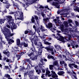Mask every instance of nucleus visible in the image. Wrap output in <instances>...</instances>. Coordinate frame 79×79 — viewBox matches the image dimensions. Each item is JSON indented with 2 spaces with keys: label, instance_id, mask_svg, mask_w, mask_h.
<instances>
[{
  "label": "nucleus",
  "instance_id": "0e129e2a",
  "mask_svg": "<svg viewBox=\"0 0 79 79\" xmlns=\"http://www.w3.org/2000/svg\"><path fill=\"white\" fill-rule=\"evenodd\" d=\"M33 29H34L35 31H36V27L35 25H33Z\"/></svg>",
  "mask_w": 79,
  "mask_h": 79
},
{
  "label": "nucleus",
  "instance_id": "20e7f679",
  "mask_svg": "<svg viewBox=\"0 0 79 79\" xmlns=\"http://www.w3.org/2000/svg\"><path fill=\"white\" fill-rule=\"evenodd\" d=\"M32 48H33L30 50V52H31L30 53L28 54V56H32V55L34 54V52H35L36 53H37V51L35 50V48H34V49H32Z\"/></svg>",
  "mask_w": 79,
  "mask_h": 79
},
{
  "label": "nucleus",
  "instance_id": "4d7b16f0",
  "mask_svg": "<svg viewBox=\"0 0 79 79\" xmlns=\"http://www.w3.org/2000/svg\"><path fill=\"white\" fill-rule=\"evenodd\" d=\"M41 72H42V71H41V70L40 69L39 70V72L37 73L38 74H40V73H41Z\"/></svg>",
  "mask_w": 79,
  "mask_h": 79
},
{
  "label": "nucleus",
  "instance_id": "37998d69",
  "mask_svg": "<svg viewBox=\"0 0 79 79\" xmlns=\"http://www.w3.org/2000/svg\"><path fill=\"white\" fill-rule=\"evenodd\" d=\"M29 73V71H27V72L26 73H24V77L26 76L27 75H28V73Z\"/></svg>",
  "mask_w": 79,
  "mask_h": 79
},
{
  "label": "nucleus",
  "instance_id": "79ce46f5",
  "mask_svg": "<svg viewBox=\"0 0 79 79\" xmlns=\"http://www.w3.org/2000/svg\"><path fill=\"white\" fill-rule=\"evenodd\" d=\"M48 20H49V19L48 18H47L46 19H43V20L44 21H45V22L47 21H48Z\"/></svg>",
  "mask_w": 79,
  "mask_h": 79
},
{
  "label": "nucleus",
  "instance_id": "de8ad7c7",
  "mask_svg": "<svg viewBox=\"0 0 79 79\" xmlns=\"http://www.w3.org/2000/svg\"><path fill=\"white\" fill-rule=\"evenodd\" d=\"M5 77H8V78H10V75L8 74H6L5 75Z\"/></svg>",
  "mask_w": 79,
  "mask_h": 79
},
{
  "label": "nucleus",
  "instance_id": "f704fd0d",
  "mask_svg": "<svg viewBox=\"0 0 79 79\" xmlns=\"http://www.w3.org/2000/svg\"><path fill=\"white\" fill-rule=\"evenodd\" d=\"M44 44L46 45H52V44L51 43H50L47 41H45V42H44Z\"/></svg>",
  "mask_w": 79,
  "mask_h": 79
},
{
  "label": "nucleus",
  "instance_id": "4c0bfd02",
  "mask_svg": "<svg viewBox=\"0 0 79 79\" xmlns=\"http://www.w3.org/2000/svg\"><path fill=\"white\" fill-rule=\"evenodd\" d=\"M5 69H9V71H10V68H9V66H5Z\"/></svg>",
  "mask_w": 79,
  "mask_h": 79
},
{
  "label": "nucleus",
  "instance_id": "3c124183",
  "mask_svg": "<svg viewBox=\"0 0 79 79\" xmlns=\"http://www.w3.org/2000/svg\"><path fill=\"white\" fill-rule=\"evenodd\" d=\"M28 69H31V66H30V65L29 64H28L27 65V68H26V69H27V68H28Z\"/></svg>",
  "mask_w": 79,
  "mask_h": 79
},
{
  "label": "nucleus",
  "instance_id": "052dcab7",
  "mask_svg": "<svg viewBox=\"0 0 79 79\" xmlns=\"http://www.w3.org/2000/svg\"><path fill=\"white\" fill-rule=\"evenodd\" d=\"M6 59H8V58L6 57H4L3 58V61H6Z\"/></svg>",
  "mask_w": 79,
  "mask_h": 79
},
{
  "label": "nucleus",
  "instance_id": "a211bd4d",
  "mask_svg": "<svg viewBox=\"0 0 79 79\" xmlns=\"http://www.w3.org/2000/svg\"><path fill=\"white\" fill-rule=\"evenodd\" d=\"M40 30H41L42 32H44L47 30V29H45L44 27H43V26L41 25H40Z\"/></svg>",
  "mask_w": 79,
  "mask_h": 79
},
{
  "label": "nucleus",
  "instance_id": "7c9ffc66",
  "mask_svg": "<svg viewBox=\"0 0 79 79\" xmlns=\"http://www.w3.org/2000/svg\"><path fill=\"white\" fill-rule=\"evenodd\" d=\"M35 31H37V33H39V32H40V27L36 29Z\"/></svg>",
  "mask_w": 79,
  "mask_h": 79
},
{
  "label": "nucleus",
  "instance_id": "5701e85b",
  "mask_svg": "<svg viewBox=\"0 0 79 79\" xmlns=\"http://www.w3.org/2000/svg\"><path fill=\"white\" fill-rule=\"evenodd\" d=\"M16 58H17V60L19 61V60H20V59L21 58V56H20V54L19 55L18 54H16Z\"/></svg>",
  "mask_w": 79,
  "mask_h": 79
},
{
  "label": "nucleus",
  "instance_id": "c85d7f7f",
  "mask_svg": "<svg viewBox=\"0 0 79 79\" xmlns=\"http://www.w3.org/2000/svg\"><path fill=\"white\" fill-rule=\"evenodd\" d=\"M71 45L73 48H75V44L73 43H71Z\"/></svg>",
  "mask_w": 79,
  "mask_h": 79
},
{
  "label": "nucleus",
  "instance_id": "69168bd1",
  "mask_svg": "<svg viewBox=\"0 0 79 79\" xmlns=\"http://www.w3.org/2000/svg\"><path fill=\"white\" fill-rule=\"evenodd\" d=\"M79 54V51L77 52L75 54V55H76V56H78Z\"/></svg>",
  "mask_w": 79,
  "mask_h": 79
},
{
  "label": "nucleus",
  "instance_id": "e433bc0d",
  "mask_svg": "<svg viewBox=\"0 0 79 79\" xmlns=\"http://www.w3.org/2000/svg\"><path fill=\"white\" fill-rule=\"evenodd\" d=\"M40 61L41 63V64H43V65H44V59H40Z\"/></svg>",
  "mask_w": 79,
  "mask_h": 79
},
{
  "label": "nucleus",
  "instance_id": "774afa93",
  "mask_svg": "<svg viewBox=\"0 0 79 79\" xmlns=\"http://www.w3.org/2000/svg\"><path fill=\"white\" fill-rule=\"evenodd\" d=\"M46 71L47 73H48V74L50 73V72L49 70H46Z\"/></svg>",
  "mask_w": 79,
  "mask_h": 79
},
{
  "label": "nucleus",
  "instance_id": "49530a36",
  "mask_svg": "<svg viewBox=\"0 0 79 79\" xmlns=\"http://www.w3.org/2000/svg\"><path fill=\"white\" fill-rule=\"evenodd\" d=\"M34 40H38V37L37 36L35 35L34 37Z\"/></svg>",
  "mask_w": 79,
  "mask_h": 79
},
{
  "label": "nucleus",
  "instance_id": "f3484780",
  "mask_svg": "<svg viewBox=\"0 0 79 79\" xmlns=\"http://www.w3.org/2000/svg\"><path fill=\"white\" fill-rule=\"evenodd\" d=\"M12 26L13 28L12 27L11 28V29L12 31H13V29H16V28L17 27V25H16L15 23H12Z\"/></svg>",
  "mask_w": 79,
  "mask_h": 79
},
{
  "label": "nucleus",
  "instance_id": "f03ea898",
  "mask_svg": "<svg viewBox=\"0 0 79 79\" xmlns=\"http://www.w3.org/2000/svg\"><path fill=\"white\" fill-rule=\"evenodd\" d=\"M6 19H0V24H2V23H5V21L7 19L8 23H10L11 21L13 20V17L11 15H7L6 16Z\"/></svg>",
  "mask_w": 79,
  "mask_h": 79
},
{
  "label": "nucleus",
  "instance_id": "6e6552de",
  "mask_svg": "<svg viewBox=\"0 0 79 79\" xmlns=\"http://www.w3.org/2000/svg\"><path fill=\"white\" fill-rule=\"evenodd\" d=\"M37 42H38V40H34V44L35 45H38V46H39V47H42V43L40 42H39V44H37Z\"/></svg>",
  "mask_w": 79,
  "mask_h": 79
},
{
  "label": "nucleus",
  "instance_id": "39448f33",
  "mask_svg": "<svg viewBox=\"0 0 79 79\" xmlns=\"http://www.w3.org/2000/svg\"><path fill=\"white\" fill-rule=\"evenodd\" d=\"M56 39L58 40L61 41L62 42H65L64 41V38L62 36H60V37L57 36Z\"/></svg>",
  "mask_w": 79,
  "mask_h": 79
},
{
  "label": "nucleus",
  "instance_id": "c03bdc74",
  "mask_svg": "<svg viewBox=\"0 0 79 79\" xmlns=\"http://www.w3.org/2000/svg\"><path fill=\"white\" fill-rule=\"evenodd\" d=\"M68 23L69 24H70V23H73V20L70 19H68Z\"/></svg>",
  "mask_w": 79,
  "mask_h": 79
},
{
  "label": "nucleus",
  "instance_id": "680f3d73",
  "mask_svg": "<svg viewBox=\"0 0 79 79\" xmlns=\"http://www.w3.org/2000/svg\"><path fill=\"white\" fill-rule=\"evenodd\" d=\"M69 67H71L72 66H73V63L69 64Z\"/></svg>",
  "mask_w": 79,
  "mask_h": 79
},
{
  "label": "nucleus",
  "instance_id": "b1692460",
  "mask_svg": "<svg viewBox=\"0 0 79 79\" xmlns=\"http://www.w3.org/2000/svg\"><path fill=\"white\" fill-rule=\"evenodd\" d=\"M53 64L55 65V66H60V65H58V62L56 61L54 62Z\"/></svg>",
  "mask_w": 79,
  "mask_h": 79
},
{
  "label": "nucleus",
  "instance_id": "bb28decb",
  "mask_svg": "<svg viewBox=\"0 0 79 79\" xmlns=\"http://www.w3.org/2000/svg\"><path fill=\"white\" fill-rule=\"evenodd\" d=\"M31 21L32 23H35V18H34V16H32V17Z\"/></svg>",
  "mask_w": 79,
  "mask_h": 79
},
{
  "label": "nucleus",
  "instance_id": "a18cd8bd",
  "mask_svg": "<svg viewBox=\"0 0 79 79\" xmlns=\"http://www.w3.org/2000/svg\"><path fill=\"white\" fill-rule=\"evenodd\" d=\"M42 65H44L42 64H41L40 63L39 64H38V66L40 68H42Z\"/></svg>",
  "mask_w": 79,
  "mask_h": 79
},
{
  "label": "nucleus",
  "instance_id": "13d9d810",
  "mask_svg": "<svg viewBox=\"0 0 79 79\" xmlns=\"http://www.w3.org/2000/svg\"><path fill=\"white\" fill-rule=\"evenodd\" d=\"M41 15V16H43V18H44V17H45V14L43 13H42Z\"/></svg>",
  "mask_w": 79,
  "mask_h": 79
},
{
  "label": "nucleus",
  "instance_id": "bf43d9fd",
  "mask_svg": "<svg viewBox=\"0 0 79 79\" xmlns=\"http://www.w3.org/2000/svg\"><path fill=\"white\" fill-rule=\"evenodd\" d=\"M30 65H31V67H34V66H35V65H32V62H30Z\"/></svg>",
  "mask_w": 79,
  "mask_h": 79
},
{
  "label": "nucleus",
  "instance_id": "6ab92c4d",
  "mask_svg": "<svg viewBox=\"0 0 79 79\" xmlns=\"http://www.w3.org/2000/svg\"><path fill=\"white\" fill-rule=\"evenodd\" d=\"M47 58H48V59H52V60H55V57L52 56H50L48 55L47 56Z\"/></svg>",
  "mask_w": 79,
  "mask_h": 79
},
{
  "label": "nucleus",
  "instance_id": "2f4dec72",
  "mask_svg": "<svg viewBox=\"0 0 79 79\" xmlns=\"http://www.w3.org/2000/svg\"><path fill=\"white\" fill-rule=\"evenodd\" d=\"M26 53V52H20V53H19V54H18V55H20L21 56H22L23 55H24V54Z\"/></svg>",
  "mask_w": 79,
  "mask_h": 79
},
{
  "label": "nucleus",
  "instance_id": "0eeeda50",
  "mask_svg": "<svg viewBox=\"0 0 79 79\" xmlns=\"http://www.w3.org/2000/svg\"><path fill=\"white\" fill-rule=\"evenodd\" d=\"M53 6H55L56 8L60 9V5H59V3L57 2H53L52 4Z\"/></svg>",
  "mask_w": 79,
  "mask_h": 79
},
{
  "label": "nucleus",
  "instance_id": "7ed1b4c3",
  "mask_svg": "<svg viewBox=\"0 0 79 79\" xmlns=\"http://www.w3.org/2000/svg\"><path fill=\"white\" fill-rule=\"evenodd\" d=\"M15 7H16V8L17 9L20 15V18L18 17L17 18V19H19L20 20H21L22 21H23L24 18H23V12L22 11H19V5H16L15 6Z\"/></svg>",
  "mask_w": 79,
  "mask_h": 79
},
{
  "label": "nucleus",
  "instance_id": "dca6fc26",
  "mask_svg": "<svg viewBox=\"0 0 79 79\" xmlns=\"http://www.w3.org/2000/svg\"><path fill=\"white\" fill-rule=\"evenodd\" d=\"M16 44L17 45L21 46V44H20V39H17L16 40Z\"/></svg>",
  "mask_w": 79,
  "mask_h": 79
},
{
  "label": "nucleus",
  "instance_id": "c756f323",
  "mask_svg": "<svg viewBox=\"0 0 79 79\" xmlns=\"http://www.w3.org/2000/svg\"><path fill=\"white\" fill-rule=\"evenodd\" d=\"M12 3L13 4V6H14V7H15V6L18 5L17 3H15V2H14L13 1H12Z\"/></svg>",
  "mask_w": 79,
  "mask_h": 79
},
{
  "label": "nucleus",
  "instance_id": "2eb2a0df",
  "mask_svg": "<svg viewBox=\"0 0 79 79\" xmlns=\"http://www.w3.org/2000/svg\"><path fill=\"white\" fill-rule=\"evenodd\" d=\"M34 16L35 17V20H36V22L37 23V24H39V22L40 21V20H39V18H38V17L37 16V15H34Z\"/></svg>",
  "mask_w": 79,
  "mask_h": 79
},
{
  "label": "nucleus",
  "instance_id": "393cba45",
  "mask_svg": "<svg viewBox=\"0 0 79 79\" xmlns=\"http://www.w3.org/2000/svg\"><path fill=\"white\" fill-rule=\"evenodd\" d=\"M27 62H28L29 64H30V62H32V61H31V60H30V59H25V63H26Z\"/></svg>",
  "mask_w": 79,
  "mask_h": 79
},
{
  "label": "nucleus",
  "instance_id": "cd10ccee",
  "mask_svg": "<svg viewBox=\"0 0 79 79\" xmlns=\"http://www.w3.org/2000/svg\"><path fill=\"white\" fill-rule=\"evenodd\" d=\"M58 76L57 75V74H55L54 75H52V78H55V77H58Z\"/></svg>",
  "mask_w": 79,
  "mask_h": 79
},
{
  "label": "nucleus",
  "instance_id": "4468645a",
  "mask_svg": "<svg viewBox=\"0 0 79 79\" xmlns=\"http://www.w3.org/2000/svg\"><path fill=\"white\" fill-rule=\"evenodd\" d=\"M46 27L47 28H48L49 29H51L52 27H53V25H52V23H49L48 24V25H46Z\"/></svg>",
  "mask_w": 79,
  "mask_h": 79
},
{
  "label": "nucleus",
  "instance_id": "c9c22d12",
  "mask_svg": "<svg viewBox=\"0 0 79 79\" xmlns=\"http://www.w3.org/2000/svg\"><path fill=\"white\" fill-rule=\"evenodd\" d=\"M64 68L66 69V70H67L68 71V69L67 67V64H66V63H65L64 64Z\"/></svg>",
  "mask_w": 79,
  "mask_h": 79
},
{
  "label": "nucleus",
  "instance_id": "72a5a7b5",
  "mask_svg": "<svg viewBox=\"0 0 79 79\" xmlns=\"http://www.w3.org/2000/svg\"><path fill=\"white\" fill-rule=\"evenodd\" d=\"M49 67V69L50 70H52L53 69V65H50Z\"/></svg>",
  "mask_w": 79,
  "mask_h": 79
},
{
  "label": "nucleus",
  "instance_id": "9d476101",
  "mask_svg": "<svg viewBox=\"0 0 79 79\" xmlns=\"http://www.w3.org/2000/svg\"><path fill=\"white\" fill-rule=\"evenodd\" d=\"M3 53L5 55H6L7 57H10V52L9 51H7V52H6V50H5L4 51H3Z\"/></svg>",
  "mask_w": 79,
  "mask_h": 79
},
{
  "label": "nucleus",
  "instance_id": "aec40b11",
  "mask_svg": "<svg viewBox=\"0 0 79 79\" xmlns=\"http://www.w3.org/2000/svg\"><path fill=\"white\" fill-rule=\"evenodd\" d=\"M33 71H31L28 74L29 77L31 78L32 77V76H33Z\"/></svg>",
  "mask_w": 79,
  "mask_h": 79
},
{
  "label": "nucleus",
  "instance_id": "58836bf2",
  "mask_svg": "<svg viewBox=\"0 0 79 79\" xmlns=\"http://www.w3.org/2000/svg\"><path fill=\"white\" fill-rule=\"evenodd\" d=\"M73 68H77V65L73 63Z\"/></svg>",
  "mask_w": 79,
  "mask_h": 79
},
{
  "label": "nucleus",
  "instance_id": "603ef678",
  "mask_svg": "<svg viewBox=\"0 0 79 79\" xmlns=\"http://www.w3.org/2000/svg\"><path fill=\"white\" fill-rule=\"evenodd\" d=\"M75 24L77 26H79V22H78L77 21H75Z\"/></svg>",
  "mask_w": 79,
  "mask_h": 79
},
{
  "label": "nucleus",
  "instance_id": "f257e3e1",
  "mask_svg": "<svg viewBox=\"0 0 79 79\" xmlns=\"http://www.w3.org/2000/svg\"><path fill=\"white\" fill-rule=\"evenodd\" d=\"M4 31H2L3 34L6 36H7V37H10L13 36L14 34L13 33H11V31L9 30L8 28H7L6 27L4 28Z\"/></svg>",
  "mask_w": 79,
  "mask_h": 79
},
{
  "label": "nucleus",
  "instance_id": "4be33fe9",
  "mask_svg": "<svg viewBox=\"0 0 79 79\" xmlns=\"http://www.w3.org/2000/svg\"><path fill=\"white\" fill-rule=\"evenodd\" d=\"M64 25L63 24L61 25L60 26V28L62 32H64Z\"/></svg>",
  "mask_w": 79,
  "mask_h": 79
},
{
  "label": "nucleus",
  "instance_id": "a19ab883",
  "mask_svg": "<svg viewBox=\"0 0 79 79\" xmlns=\"http://www.w3.org/2000/svg\"><path fill=\"white\" fill-rule=\"evenodd\" d=\"M74 10L75 11H77V12H79V9L78 8H74Z\"/></svg>",
  "mask_w": 79,
  "mask_h": 79
},
{
  "label": "nucleus",
  "instance_id": "473e14b6",
  "mask_svg": "<svg viewBox=\"0 0 79 79\" xmlns=\"http://www.w3.org/2000/svg\"><path fill=\"white\" fill-rule=\"evenodd\" d=\"M29 39L30 40L31 42H34V39L32 38V37H30L29 38Z\"/></svg>",
  "mask_w": 79,
  "mask_h": 79
},
{
  "label": "nucleus",
  "instance_id": "864d4df0",
  "mask_svg": "<svg viewBox=\"0 0 79 79\" xmlns=\"http://www.w3.org/2000/svg\"><path fill=\"white\" fill-rule=\"evenodd\" d=\"M73 76H74V79H77V75H74V74H73Z\"/></svg>",
  "mask_w": 79,
  "mask_h": 79
},
{
  "label": "nucleus",
  "instance_id": "338daca9",
  "mask_svg": "<svg viewBox=\"0 0 79 79\" xmlns=\"http://www.w3.org/2000/svg\"><path fill=\"white\" fill-rule=\"evenodd\" d=\"M57 35H58L57 37H60V36H61V35H60V34L59 33H57Z\"/></svg>",
  "mask_w": 79,
  "mask_h": 79
},
{
  "label": "nucleus",
  "instance_id": "a878e982",
  "mask_svg": "<svg viewBox=\"0 0 79 79\" xmlns=\"http://www.w3.org/2000/svg\"><path fill=\"white\" fill-rule=\"evenodd\" d=\"M24 69H25V67H23L22 68L20 69L19 71L20 72H23Z\"/></svg>",
  "mask_w": 79,
  "mask_h": 79
},
{
  "label": "nucleus",
  "instance_id": "ddd939ff",
  "mask_svg": "<svg viewBox=\"0 0 79 79\" xmlns=\"http://www.w3.org/2000/svg\"><path fill=\"white\" fill-rule=\"evenodd\" d=\"M30 33V35H32V36H33L34 35V33L32 32V31L31 30H30L29 31H28L27 30H26L25 31V34H27L28 33Z\"/></svg>",
  "mask_w": 79,
  "mask_h": 79
},
{
  "label": "nucleus",
  "instance_id": "ea45409f",
  "mask_svg": "<svg viewBox=\"0 0 79 79\" xmlns=\"http://www.w3.org/2000/svg\"><path fill=\"white\" fill-rule=\"evenodd\" d=\"M15 13L16 14H15L14 15V16H15V18H16V16H18V11H16V12Z\"/></svg>",
  "mask_w": 79,
  "mask_h": 79
},
{
  "label": "nucleus",
  "instance_id": "f8f14e48",
  "mask_svg": "<svg viewBox=\"0 0 79 79\" xmlns=\"http://www.w3.org/2000/svg\"><path fill=\"white\" fill-rule=\"evenodd\" d=\"M23 45L24 47H27L28 46V44H26L25 42L22 43L20 44V47H22Z\"/></svg>",
  "mask_w": 79,
  "mask_h": 79
},
{
  "label": "nucleus",
  "instance_id": "6e6d98bb",
  "mask_svg": "<svg viewBox=\"0 0 79 79\" xmlns=\"http://www.w3.org/2000/svg\"><path fill=\"white\" fill-rule=\"evenodd\" d=\"M42 73H45V69H41Z\"/></svg>",
  "mask_w": 79,
  "mask_h": 79
},
{
  "label": "nucleus",
  "instance_id": "8fccbe9b",
  "mask_svg": "<svg viewBox=\"0 0 79 79\" xmlns=\"http://www.w3.org/2000/svg\"><path fill=\"white\" fill-rule=\"evenodd\" d=\"M21 22L20 21V20H18L17 22V23H16V24H18V26H19V23H21Z\"/></svg>",
  "mask_w": 79,
  "mask_h": 79
},
{
  "label": "nucleus",
  "instance_id": "9b49d317",
  "mask_svg": "<svg viewBox=\"0 0 79 79\" xmlns=\"http://www.w3.org/2000/svg\"><path fill=\"white\" fill-rule=\"evenodd\" d=\"M65 73V72H64L63 71H59L57 73V74L59 76H64V74Z\"/></svg>",
  "mask_w": 79,
  "mask_h": 79
},
{
  "label": "nucleus",
  "instance_id": "423d86ee",
  "mask_svg": "<svg viewBox=\"0 0 79 79\" xmlns=\"http://www.w3.org/2000/svg\"><path fill=\"white\" fill-rule=\"evenodd\" d=\"M53 47L51 45H49L45 48V49H46L48 51H50L51 52H53Z\"/></svg>",
  "mask_w": 79,
  "mask_h": 79
},
{
  "label": "nucleus",
  "instance_id": "5fc2aeb1",
  "mask_svg": "<svg viewBox=\"0 0 79 79\" xmlns=\"http://www.w3.org/2000/svg\"><path fill=\"white\" fill-rule=\"evenodd\" d=\"M45 8H46V9H48L49 10H50L49 9V8H48V6H44Z\"/></svg>",
  "mask_w": 79,
  "mask_h": 79
},
{
  "label": "nucleus",
  "instance_id": "1a4fd4ad",
  "mask_svg": "<svg viewBox=\"0 0 79 79\" xmlns=\"http://www.w3.org/2000/svg\"><path fill=\"white\" fill-rule=\"evenodd\" d=\"M72 38V36L71 35H69V34H68L67 35V38H65V39L68 42V41H69V40H71V39Z\"/></svg>",
  "mask_w": 79,
  "mask_h": 79
},
{
  "label": "nucleus",
  "instance_id": "e2e57ef3",
  "mask_svg": "<svg viewBox=\"0 0 79 79\" xmlns=\"http://www.w3.org/2000/svg\"><path fill=\"white\" fill-rule=\"evenodd\" d=\"M11 39H10V38H7V40L8 42H10L11 41Z\"/></svg>",
  "mask_w": 79,
  "mask_h": 79
},
{
  "label": "nucleus",
  "instance_id": "412c9836",
  "mask_svg": "<svg viewBox=\"0 0 79 79\" xmlns=\"http://www.w3.org/2000/svg\"><path fill=\"white\" fill-rule=\"evenodd\" d=\"M64 24L65 27H69L68 26V23L67 21H64Z\"/></svg>",
  "mask_w": 79,
  "mask_h": 79
},
{
  "label": "nucleus",
  "instance_id": "09e8293b",
  "mask_svg": "<svg viewBox=\"0 0 79 79\" xmlns=\"http://www.w3.org/2000/svg\"><path fill=\"white\" fill-rule=\"evenodd\" d=\"M37 59V56H35L32 59V60H35Z\"/></svg>",
  "mask_w": 79,
  "mask_h": 79
}]
</instances>
